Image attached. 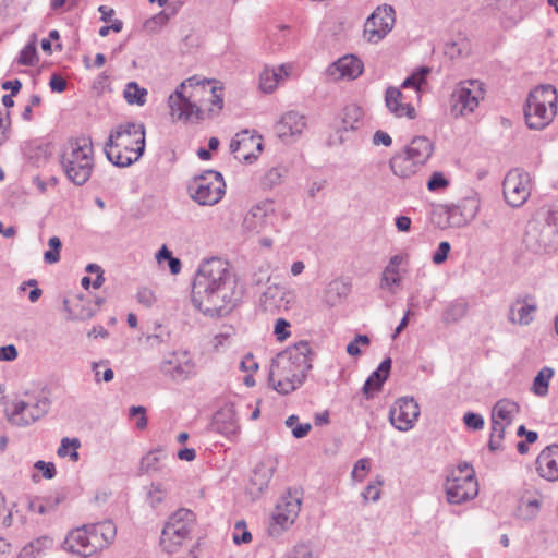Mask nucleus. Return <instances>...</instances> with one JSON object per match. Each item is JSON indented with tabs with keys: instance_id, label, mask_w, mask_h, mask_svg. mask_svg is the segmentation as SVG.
<instances>
[{
	"instance_id": "obj_1",
	"label": "nucleus",
	"mask_w": 558,
	"mask_h": 558,
	"mask_svg": "<svg viewBox=\"0 0 558 558\" xmlns=\"http://www.w3.org/2000/svg\"><path fill=\"white\" fill-rule=\"evenodd\" d=\"M236 276L229 264L221 258L203 262L194 277L191 300L205 315H221L227 306H233L240 299Z\"/></svg>"
},
{
	"instance_id": "obj_2",
	"label": "nucleus",
	"mask_w": 558,
	"mask_h": 558,
	"mask_svg": "<svg viewBox=\"0 0 558 558\" xmlns=\"http://www.w3.org/2000/svg\"><path fill=\"white\" fill-rule=\"evenodd\" d=\"M209 101L211 112H219L223 106L222 87L217 86L215 81H197L190 77L169 97L170 113L173 118L182 121H198L203 119L202 106L198 102Z\"/></svg>"
},
{
	"instance_id": "obj_3",
	"label": "nucleus",
	"mask_w": 558,
	"mask_h": 558,
	"mask_svg": "<svg viewBox=\"0 0 558 558\" xmlns=\"http://www.w3.org/2000/svg\"><path fill=\"white\" fill-rule=\"evenodd\" d=\"M311 354L307 341H299L278 353L271 362L268 376L272 389L288 395L299 388L312 368Z\"/></svg>"
},
{
	"instance_id": "obj_4",
	"label": "nucleus",
	"mask_w": 558,
	"mask_h": 558,
	"mask_svg": "<svg viewBox=\"0 0 558 558\" xmlns=\"http://www.w3.org/2000/svg\"><path fill=\"white\" fill-rule=\"evenodd\" d=\"M145 125L142 122L128 121L110 131L105 144V154L110 162L125 168L138 161L145 151Z\"/></svg>"
},
{
	"instance_id": "obj_5",
	"label": "nucleus",
	"mask_w": 558,
	"mask_h": 558,
	"mask_svg": "<svg viewBox=\"0 0 558 558\" xmlns=\"http://www.w3.org/2000/svg\"><path fill=\"white\" fill-rule=\"evenodd\" d=\"M60 163L72 183H86L95 166L92 140L85 136L69 140L60 154Z\"/></svg>"
},
{
	"instance_id": "obj_6",
	"label": "nucleus",
	"mask_w": 558,
	"mask_h": 558,
	"mask_svg": "<svg viewBox=\"0 0 558 558\" xmlns=\"http://www.w3.org/2000/svg\"><path fill=\"white\" fill-rule=\"evenodd\" d=\"M557 90L551 85L532 89L524 106L525 123L531 130H543L555 119L558 110Z\"/></svg>"
},
{
	"instance_id": "obj_7",
	"label": "nucleus",
	"mask_w": 558,
	"mask_h": 558,
	"mask_svg": "<svg viewBox=\"0 0 558 558\" xmlns=\"http://www.w3.org/2000/svg\"><path fill=\"white\" fill-rule=\"evenodd\" d=\"M196 515L186 508L178 509L167 520L160 536V546L169 554L178 553L192 538Z\"/></svg>"
},
{
	"instance_id": "obj_8",
	"label": "nucleus",
	"mask_w": 558,
	"mask_h": 558,
	"mask_svg": "<svg viewBox=\"0 0 558 558\" xmlns=\"http://www.w3.org/2000/svg\"><path fill=\"white\" fill-rule=\"evenodd\" d=\"M25 400H14L5 409L8 421L15 426H28L41 418L50 408V399L47 393L40 391L36 395L26 393Z\"/></svg>"
},
{
	"instance_id": "obj_9",
	"label": "nucleus",
	"mask_w": 558,
	"mask_h": 558,
	"mask_svg": "<svg viewBox=\"0 0 558 558\" xmlns=\"http://www.w3.org/2000/svg\"><path fill=\"white\" fill-rule=\"evenodd\" d=\"M302 505V493L299 489H289L283 494L271 512L268 533L278 537L289 530L299 517Z\"/></svg>"
},
{
	"instance_id": "obj_10",
	"label": "nucleus",
	"mask_w": 558,
	"mask_h": 558,
	"mask_svg": "<svg viewBox=\"0 0 558 558\" xmlns=\"http://www.w3.org/2000/svg\"><path fill=\"white\" fill-rule=\"evenodd\" d=\"M189 193L192 199L202 206L218 204L226 193L222 174L215 170L204 171L189 184Z\"/></svg>"
},
{
	"instance_id": "obj_11",
	"label": "nucleus",
	"mask_w": 558,
	"mask_h": 558,
	"mask_svg": "<svg viewBox=\"0 0 558 558\" xmlns=\"http://www.w3.org/2000/svg\"><path fill=\"white\" fill-rule=\"evenodd\" d=\"M523 244L529 252L543 255L558 251V239L547 226L539 210L527 222L523 238Z\"/></svg>"
},
{
	"instance_id": "obj_12",
	"label": "nucleus",
	"mask_w": 558,
	"mask_h": 558,
	"mask_svg": "<svg viewBox=\"0 0 558 558\" xmlns=\"http://www.w3.org/2000/svg\"><path fill=\"white\" fill-rule=\"evenodd\" d=\"M478 484L473 469L466 463L452 471L446 483L447 500L450 504H462L477 496Z\"/></svg>"
},
{
	"instance_id": "obj_13",
	"label": "nucleus",
	"mask_w": 558,
	"mask_h": 558,
	"mask_svg": "<svg viewBox=\"0 0 558 558\" xmlns=\"http://www.w3.org/2000/svg\"><path fill=\"white\" fill-rule=\"evenodd\" d=\"M277 214L274 203L265 201L253 205L242 222V229L246 234L259 235L278 232Z\"/></svg>"
},
{
	"instance_id": "obj_14",
	"label": "nucleus",
	"mask_w": 558,
	"mask_h": 558,
	"mask_svg": "<svg viewBox=\"0 0 558 558\" xmlns=\"http://www.w3.org/2000/svg\"><path fill=\"white\" fill-rule=\"evenodd\" d=\"M483 83L477 80L460 82L451 95V113L463 117L472 113L484 99Z\"/></svg>"
},
{
	"instance_id": "obj_15",
	"label": "nucleus",
	"mask_w": 558,
	"mask_h": 558,
	"mask_svg": "<svg viewBox=\"0 0 558 558\" xmlns=\"http://www.w3.org/2000/svg\"><path fill=\"white\" fill-rule=\"evenodd\" d=\"M502 191L507 204L511 207H521L531 195L530 174L518 168L510 170L504 179Z\"/></svg>"
},
{
	"instance_id": "obj_16",
	"label": "nucleus",
	"mask_w": 558,
	"mask_h": 558,
	"mask_svg": "<svg viewBox=\"0 0 558 558\" xmlns=\"http://www.w3.org/2000/svg\"><path fill=\"white\" fill-rule=\"evenodd\" d=\"M395 10L391 5H380L366 19L363 36L367 43L377 44L393 28Z\"/></svg>"
},
{
	"instance_id": "obj_17",
	"label": "nucleus",
	"mask_w": 558,
	"mask_h": 558,
	"mask_svg": "<svg viewBox=\"0 0 558 558\" xmlns=\"http://www.w3.org/2000/svg\"><path fill=\"white\" fill-rule=\"evenodd\" d=\"M420 416V407L413 398L402 397L396 400L389 411L390 423L400 432L412 429Z\"/></svg>"
},
{
	"instance_id": "obj_18",
	"label": "nucleus",
	"mask_w": 558,
	"mask_h": 558,
	"mask_svg": "<svg viewBox=\"0 0 558 558\" xmlns=\"http://www.w3.org/2000/svg\"><path fill=\"white\" fill-rule=\"evenodd\" d=\"M230 150L238 160L252 162L263 150L262 136L242 131L232 138Z\"/></svg>"
},
{
	"instance_id": "obj_19",
	"label": "nucleus",
	"mask_w": 558,
	"mask_h": 558,
	"mask_svg": "<svg viewBox=\"0 0 558 558\" xmlns=\"http://www.w3.org/2000/svg\"><path fill=\"white\" fill-rule=\"evenodd\" d=\"M480 208L478 199L465 197L457 204L444 206L448 225L452 228H461L469 225L477 215Z\"/></svg>"
},
{
	"instance_id": "obj_20",
	"label": "nucleus",
	"mask_w": 558,
	"mask_h": 558,
	"mask_svg": "<svg viewBox=\"0 0 558 558\" xmlns=\"http://www.w3.org/2000/svg\"><path fill=\"white\" fill-rule=\"evenodd\" d=\"M306 126V117L295 110H290L276 122L275 131L282 142L292 143L303 134Z\"/></svg>"
},
{
	"instance_id": "obj_21",
	"label": "nucleus",
	"mask_w": 558,
	"mask_h": 558,
	"mask_svg": "<svg viewBox=\"0 0 558 558\" xmlns=\"http://www.w3.org/2000/svg\"><path fill=\"white\" fill-rule=\"evenodd\" d=\"M95 546L89 524L72 530L62 544L65 551L85 558L96 554Z\"/></svg>"
},
{
	"instance_id": "obj_22",
	"label": "nucleus",
	"mask_w": 558,
	"mask_h": 558,
	"mask_svg": "<svg viewBox=\"0 0 558 558\" xmlns=\"http://www.w3.org/2000/svg\"><path fill=\"white\" fill-rule=\"evenodd\" d=\"M364 71L363 61L354 54H345L331 63L325 71L330 81L355 80Z\"/></svg>"
},
{
	"instance_id": "obj_23",
	"label": "nucleus",
	"mask_w": 558,
	"mask_h": 558,
	"mask_svg": "<svg viewBox=\"0 0 558 558\" xmlns=\"http://www.w3.org/2000/svg\"><path fill=\"white\" fill-rule=\"evenodd\" d=\"M537 311V305L532 296L517 298L509 306L508 320L511 324L527 326Z\"/></svg>"
},
{
	"instance_id": "obj_24",
	"label": "nucleus",
	"mask_w": 558,
	"mask_h": 558,
	"mask_svg": "<svg viewBox=\"0 0 558 558\" xmlns=\"http://www.w3.org/2000/svg\"><path fill=\"white\" fill-rule=\"evenodd\" d=\"M539 476L547 481L558 480V445H551L541 451L536 459Z\"/></svg>"
},
{
	"instance_id": "obj_25",
	"label": "nucleus",
	"mask_w": 558,
	"mask_h": 558,
	"mask_svg": "<svg viewBox=\"0 0 558 558\" xmlns=\"http://www.w3.org/2000/svg\"><path fill=\"white\" fill-rule=\"evenodd\" d=\"M292 70L291 63H284L278 68L266 66L259 74V88L263 93L271 94L281 82L290 76Z\"/></svg>"
},
{
	"instance_id": "obj_26",
	"label": "nucleus",
	"mask_w": 558,
	"mask_h": 558,
	"mask_svg": "<svg viewBox=\"0 0 558 558\" xmlns=\"http://www.w3.org/2000/svg\"><path fill=\"white\" fill-rule=\"evenodd\" d=\"M386 107L397 118H415L414 107L404 100V95L397 87H388L385 94Z\"/></svg>"
},
{
	"instance_id": "obj_27",
	"label": "nucleus",
	"mask_w": 558,
	"mask_h": 558,
	"mask_svg": "<svg viewBox=\"0 0 558 558\" xmlns=\"http://www.w3.org/2000/svg\"><path fill=\"white\" fill-rule=\"evenodd\" d=\"M276 461L271 458L264 459L254 469L250 481L252 493H263L274 476L276 471Z\"/></svg>"
},
{
	"instance_id": "obj_28",
	"label": "nucleus",
	"mask_w": 558,
	"mask_h": 558,
	"mask_svg": "<svg viewBox=\"0 0 558 558\" xmlns=\"http://www.w3.org/2000/svg\"><path fill=\"white\" fill-rule=\"evenodd\" d=\"M104 299H86L83 296L75 298L68 307L72 319L86 320L92 318L100 308Z\"/></svg>"
},
{
	"instance_id": "obj_29",
	"label": "nucleus",
	"mask_w": 558,
	"mask_h": 558,
	"mask_svg": "<svg viewBox=\"0 0 558 558\" xmlns=\"http://www.w3.org/2000/svg\"><path fill=\"white\" fill-rule=\"evenodd\" d=\"M520 413V405L510 400L501 399L495 403L492 410V423H500L504 426H511Z\"/></svg>"
},
{
	"instance_id": "obj_30",
	"label": "nucleus",
	"mask_w": 558,
	"mask_h": 558,
	"mask_svg": "<svg viewBox=\"0 0 558 558\" xmlns=\"http://www.w3.org/2000/svg\"><path fill=\"white\" fill-rule=\"evenodd\" d=\"M90 535L95 546L96 553L108 547L117 535V527L112 521H104L96 524H89Z\"/></svg>"
},
{
	"instance_id": "obj_31",
	"label": "nucleus",
	"mask_w": 558,
	"mask_h": 558,
	"mask_svg": "<svg viewBox=\"0 0 558 558\" xmlns=\"http://www.w3.org/2000/svg\"><path fill=\"white\" fill-rule=\"evenodd\" d=\"M434 150L433 143L425 136H416L407 146L404 151L422 167L430 158Z\"/></svg>"
},
{
	"instance_id": "obj_32",
	"label": "nucleus",
	"mask_w": 558,
	"mask_h": 558,
	"mask_svg": "<svg viewBox=\"0 0 558 558\" xmlns=\"http://www.w3.org/2000/svg\"><path fill=\"white\" fill-rule=\"evenodd\" d=\"M391 368V360L385 359L374 371L371 376L366 379L363 386V392L367 398H371L375 391H379L387 380Z\"/></svg>"
},
{
	"instance_id": "obj_33",
	"label": "nucleus",
	"mask_w": 558,
	"mask_h": 558,
	"mask_svg": "<svg viewBox=\"0 0 558 558\" xmlns=\"http://www.w3.org/2000/svg\"><path fill=\"white\" fill-rule=\"evenodd\" d=\"M421 167L403 150L390 159V169L400 178H409L417 172Z\"/></svg>"
},
{
	"instance_id": "obj_34",
	"label": "nucleus",
	"mask_w": 558,
	"mask_h": 558,
	"mask_svg": "<svg viewBox=\"0 0 558 558\" xmlns=\"http://www.w3.org/2000/svg\"><path fill=\"white\" fill-rule=\"evenodd\" d=\"M403 262V256L395 255L390 257L388 265L385 267L381 278L380 287L391 289L392 286H400L401 277L399 276V267Z\"/></svg>"
},
{
	"instance_id": "obj_35",
	"label": "nucleus",
	"mask_w": 558,
	"mask_h": 558,
	"mask_svg": "<svg viewBox=\"0 0 558 558\" xmlns=\"http://www.w3.org/2000/svg\"><path fill=\"white\" fill-rule=\"evenodd\" d=\"M179 5H173L171 10H163L146 20L144 28L150 33H157L165 27L169 20L178 12Z\"/></svg>"
},
{
	"instance_id": "obj_36",
	"label": "nucleus",
	"mask_w": 558,
	"mask_h": 558,
	"mask_svg": "<svg viewBox=\"0 0 558 558\" xmlns=\"http://www.w3.org/2000/svg\"><path fill=\"white\" fill-rule=\"evenodd\" d=\"M195 373V363L187 356V354H184L183 359L179 360L171 369L172 378L179 381L189 379L194 376Z\"/></svg>"
},
{
	"instance_id": "obj_37",
	"label": "nucleus",
	"mask_w": 558,
	"mask_h": 558,
	"mask_svg": "<svg viewBox=\"0 0 558 558\" xmlns=\"http://www.w3.org/2000/svg\"><path fill=\"white\" fill-rule=\"evenodd\" d=\"M468 313V304L463 301H453L444 311L442 322L450 325L461 320Z\"/></svg>"
},
{
	"instance_id": "obj_38",
	"label": "nucleus",
	"mask_w": 558,
	"mask_h": 558,
	"mask_svg": "<svg viewBox=\"0 0 558 558\" xmlns=\"http://www.w3.org/2000/svg\"><path fill=\"white\" fill-rule=\"evenodd\" d=\"M350 291V286L343 280L335 279L327 286L325 290V298L328 303L336 304Z\"/></svg>"
},
{
	"instance_id": "obj_39",
	"label": "nucleus",
	"mask_w": 558,
	"mask_h": 558,
	"mask_svg": "<svg viewBox=\"0 0 558 558\" xmlns=\"http://www.w3.org/2000/svg\"><path fill=\"white\" fill-rule=\"evenodd\" d=\"M554 376V369L550 367H543L533 380L532 390L536 396L545 397L548 393V385Z\"/></svg>"
},
{
	"instance_id": "obj_40",
	"label": "nucleus",
	"mask_w": 558,
	"mask_h": 558,
	"mask_svg": "<svg viewBox=\"0 0 558 558\" xmlns=\"http://www.w3.org/2000/svg\"><path fill=\"white\" fill-rule=\"evenodd\" d=\"M362 109L356 105H349L342 112V126L347 130H354L362 120Z\"/></svg>"
},
{
	"instance_id": "obj_41",
	"label": "nucleus",
	"mask_w": 558,
	"mask_h": 558,
	"mask_svg": "<svg viewBox=\"0 0 558 558\" xmlns=\"http://www.w3.org/2000/svg\"><path fill=\"white\" fill-rule=\"evenodd\" d=\"M147 90L142 88L135 82L126 84L124 89V98L130 105L143 106L146 102Z\"/></svg>"
},
{
	"instance_id": "obj_42",
	"label": "nucleus",
	"mask_w": 558,
	"mask_h": 558,
	"mask_svg": "<svg viewBox=\"0 0 558 558\" xmlns=\"http://www.w3.org/2000/svg\"><path fill=\"white\" fill-rule=\"evenodd\" d=\"M80 446H81V442L77 438L70 439V438L65 437L61 440V445L58 448L57 453L61 458L70 456L71 460L73 462H76L80 459V454L77 451Z\"/></svg>"
},
{
	"instance_id": "obj_43",
	"label": "nucleus",
	"mask_w": 558,
	"mask_h": 558,
	"mask_svg": "<svg viewBox=\"0 0 558 558\" xmlns=\"http://www.w3.org/2000/svg\"><path fill=\"white\" fill-rule=\"evenodd\" d=\"M36 36L33 35L29 43L21 50L17 63L22 65H34L37 61Z\"/></svg>"
},
{
	"instance_id": "obj_44",
	"label": "nucleus",
	"mask_w": 558,
	"mask_h": 558,
	"mask_svg": "<svg viewBox=\"0 0 558 558\" xmlns=\"http://www.w3.org/2000/svg\"><path fill=\"white\" fill-rule=\"evenodd\" d=\"M509 426H504L500 423H492V430L488 441V447L490 451H498L502 449V440L505 437L506 429Z\"/></svg>"
},
{
	"instance_id": "obj_45",
	"label": "nucleus",
	"mask_w": 558,
	"mask_h": 558,
	"mask_svg": "<svg viewBox=\"0 0 558 558\" xmlns=\"http://www.w3.org/2000/svg\"><path fill=\"white\" fill-rule=\"evenodd\" d=\"M161 454L159 450L149 451L141 460L140 470L142 473H153L160 469Z\"/></svg>"
},
{
	"instance_id": "obj_46",
	"label": "nucleus",
	"mask_w": 558,
	"mask_h": 558,
	"mask_svg": "<svg viewBox=\"0 0 558 558\" xmlns=\"http://www.w3.org/2000/svg\"><path fill=\"white\" fill-rule=\"evenodd\" d=\"M541 215L547 221V226L558 239V204H554L539 209Z\"/></svg>"
},
{
	"instance_id": "obj_47",
	"label": "nucleus",
	"mask_w": 558,
	"mask_h": 558,
	"mask_svg": "<svg viewBox=\"0 0 558 558\" xmlns=\"http://www.w3.org/2000/svg\"><path fill=\"white\" fill-rule=\"evenodd\" d=\"M286 425L291 428L292 435L295 438H303L307 436L310 430L312 429V425L310 423L299 424V417L294 414L290 415L286 420Z\"/></svg>"
},
{
	"instance_id": "obj_48",
	"label": "nucleus",
	"mask_w": 558,
	"mask_h": 558,
	"mask_svg": "<svg viewBox=\"0 0 558 558\" xmlns=\"http://www.w3.org/2000/svg\"><path fill=\"white\" fill-rule=\"evenodd\" d=\"M48 245L50 250L45 252L44 260L47 264H56L60 260L61 240L58 236H51L48 241Z\"/></svg>"
},
{
	"instance_id": "obj_49",
	"label": "nucleus",
	"mask_w": 558,
	"mask_h": 558,
	"mask_svg": "<svg viewBox=\"0 0 558 558\" xmlns=\"http://www.w3.org/2000/svg\"><path fill=\"white\" fill-rule=\"evenodd\" d=\"M265 298H276L280 295L281 300L284 301V308L289 307V304L292 303L295 299V295L291 291H283L278 286H269L264 293Z\"/></svg>"
},
{
	"instance_id": "obj_50",
	"label": "nucleus",
	"mask_w": 558,
	"mask_h": 558,
	"mask_svg": "<svg viewBox=\"0 0 558 558\" xmlns=\"http://www.w3.org/2000/svg\"><path fill=\"white\" fill-rule=\"evenodd\" d=\"M383 482L380 480H376L371 482L364 492L362 493V497L365 502L373 501L376 502L380 498V486Z\"/></svg>"
},
{
	"instance_id": "obj_51",
	"label": "nucleus",
	"mask_w": 558,
	"mask_h": 558,
	"mask_svg": "<svg viewBox=\"0 0 558 558\" xmlns=\"http://www.w3.org/2000/svg\"><path fill=\"white\" fill-rule=\"evenodd\" d=\"M286 558H315L313 548L308 543H301L295 545Z\"/></svg>"
},
{
	"instance_id": "obj_52",
	"label": "nucleus",
	"mask_w": 558,
	"mask_h": 558,
	"mask_svg": "<svg viewBox=\"0 0 558 558\" xmlns=\"http://www.w3.org/2000/svg\"><path fill=\"white\" fill-rule=\"evenodd\" d=\"M291 324L284 319V318H277L274 326V335L276 336L277 340L282 342L287 340L291 332H290Z\"/></svg>"
},
{
	"instance_id": "obj_53",
	"label": "nucleus",
	"mask_w": 558,
	"mask_h": 558,
	"mask_svg": "<svg viewBox=\"0 0 558 558\" xmlns=\"http://www.w3.org/2000/svg\"><path fill=\"white\" fill-rule=\"evenodd\" d=\"M371 469V463L368 458H362L357 460L353 466L351 476L356 482H362L366 475V473Z\"/></svg>"
},
{
	"instance_id": "obj_54",
	"label": "nucleus",
	"mask_w": 558,
	"mask_h": 558,
	"mask_svg": "<svg viewBox=\"0 0 558 558\" xmlns=\"http://www.w3.org/2000/svg\"><path fill=\"white\" fill-rule=\"evenodd\" d=\"M252 541L251 533L246 530V524L244 521H240L235 523L234 533H233V542L238 545L247 544Z\"/></svg>"
},
{
	"instance_id": "obj_55",
	"label": "nucleus",
	"mask_w": 558,
	"mask_h": 558,
	"mask_svg": "<svg viewBox=\"0 0 558 558\" xmlns=\"http://www.w3.org/2000/svg\"><path fill=\"white\" fill-rule=\"evenodd\" d=\"M283 173L284 170L280 167H274L269 169L263 178V184L267 187H272L279 184L281 182Z\"/></svg>"
},
{
	"instance_id": "obj_56",
	"label": "nucleus",
	"mask_w": 558,
	"mask_h": 558,
	"mask_svg": "<svg viewBox=\"0 0 558 558\" xmlns=\"http://www.w3.org/2000/svg\"><path fill=\"white\" fill-rule=\"evenodd\" d=\"M463 422L469 428L474 430L482 429L484 426L483 416L473 412L465 413L463 416Z\"/></svg>"
},
{
	"instance_id": "obj_57",
	"label": "nucleus",
	"mask_w": 558,
	"mask_h": 558,
	"mask_svg": "<svg viewBox=\"0 0 558 558\" xmlns=\"http://www.w3.org/2000/svg\"><path fill=\"white\" fill-rule=\"evenodd\" d=\"M450 248H451V246H450L449 242H447V241L440 242L436 252L434 253V255L432 257L434 264H436V265L442 264L447 259Z\"/></svg>"
},
{
	"instance_id": "obj_58",
	"label": "nucleus",
	"mask_w": 558,
	"mask_h": 558,
	"mask_svg": "<svg viewBox=\"0 0 558 558\" xmlns=\"http://www.w3.org/2000/svg\"><path fill=\"white\" fill-rule=\"evenodd\" d=\"M449 181L444 177L440 172H435L430 177V179L427 182V187L429 191H437L439 189H444L448 186Z\"/></svg>"
},
{
	"instance_id": "obj_59",
	"label": "nucleus",
	"mask_w": 558,
	"mask_h": 558,
	"mask_svg": "<svg viewBox=\"0 0 558 558\" xmlns=\"http://www.w3.org/2000/svg\"><path fill=\"white\" fill-rule=\"evenodd\" d=\"M27 286L34 287V289L28 294L29 301L32 303L37 302L43 294V291L39 288H37V281L35 279H29L20 287V290L24 291Z\"/></svg>"
},
{
	"instance_id": "obj_60",
	"label": "nucleus",
	"mask_w": 558,
	"mask_h": 558,
	"mask_svg": "<svg viewBox=\"0 0 558 558\" xmlns=\"http://www.w3.org/2000/svg\"><path fill=\"white\" fill-rule=\"evenodd\" d=\"M35 468L43 472L45 478H52L56 475V466L52 462L37 461Z\"/></svg>"
},
{
	"instance_id": "obj_61",
	"label": "nucleus",
	"mask_w": 558,
	"mask_h": 558,
	"mask_svg": "<svg viewBox=\"0 0 558 558\" xmlns=\"http://www.w3.org/2000/svg\"><path fill=\"white\" fill-rule=\"evenodd\" d=\"M137 300L145 306H150L155 302L156 298L150 289L142 288L137 292Z\"/></svg>"
},
{
	"instance_id": "obj_62",
	"label": "nucleus",
	"mask_w": 558,
	"mask_h": 558,
	"mask_svg": "<svg viewBox=\"0 0 558 558\" xmlns=\"http://www.w3.org/2000/svg\"><path fill=\"white\" fill-rule=\"evenodd\" d=\"M17 357V350L15 345L8 344L0 347V361L11 362Z\"/></svg>"
},
{
	"instance_id": "obj_63",
	"label": "nucleus",
	"mask_w": 558,
	"mask_h": 558,
	"mask_svg": "<svg viewBox=\"0 0 558 558\" xmlns=\"http://www.w3.org/2000/svg\"><path fill=\"white\" fill-rule=\"evenodd\" d=\"M219 428L222 434L227 435L228 437H232L238 434L240 426L238 424V421L233 418V416L231 415L230 421L226 425L220 426Z\"/></svg>"
},
{
	"instance_id": "obj_64",
	"label": "nucleus",
	"mask_w": 558,
	"mask_h": 558,
	"mask_svg": "<svg viewBox=\"0 0 558 558\" xmlns=\"http://www.w3.org/2000/svg\"><path fill=\"white\" fill-rule=\"evenodd\" d=\"M49 86L53 92L62 93L66 87V82L62 76L53 74L50 78Z\"/></svg>"
}]
</instances>
